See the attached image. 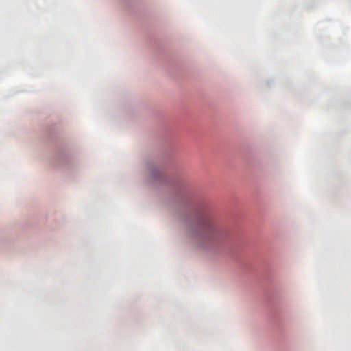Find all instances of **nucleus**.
I'll return each instance as SVG.
<instances>
[{"mask_svg":"<svg viewBox=\"0 0 351 351\" xmlns=\"http://www.w3.org/2000/svg\"><path fill=\"white\" fill-rule=\"evenodd\" d=\"M224 237V231L216 225L208 222L204 228L199 239V245L202 248H208L219 243Z\"/></svg>","mask_w":351,"mask_h":351,"instance_id":"nucleus-1","label":"nucleus"}]
</instances>
